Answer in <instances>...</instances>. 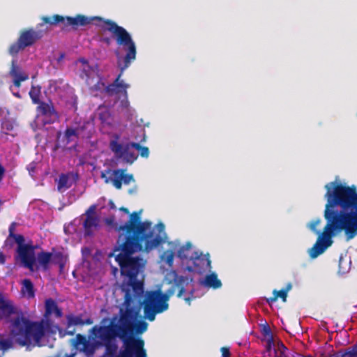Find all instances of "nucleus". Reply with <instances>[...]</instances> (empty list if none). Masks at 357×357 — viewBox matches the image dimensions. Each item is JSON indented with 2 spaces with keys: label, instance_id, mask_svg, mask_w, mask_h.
<instances>
[{
  "label": "nucleus",
  "instance_id": "nucleus-1",
  "mask_svg": "<svg viewBox=\"0 0 357 357\" xmlns=\"http://www.w3.org/2000/svg\"><path fill=\"white\" fill-rule=\"evenodd\" d=\"M142 210L130 214L128 220L122 226L116 227L119 236L114 253L120 267L121 275L128 278L122 288H128L137 296L144 294V283L137 279L143 273L146 260L133 254L144 251L149 252L165 241V225L158 223L152 225L150 221H141Z\"/></svg>",
  "mask_w": 357,
  "mask_h": 357
},
{
  "label": "nucleus",
  "instance_id": "nucleus-2",
  "mask_svg": "<svg viewBox=\"0 0 357 357\" xmlns=\"http://www.w3.org/2000/svg\"><path fill=\"white\" fill-rule=\"evenodd\" d=\"M327 199L324 218L327 221L322 233L317 230L321 223L317 219L310 222V228L319 234L315 244L309 251L312 259L317 258L333 243L335 232L344 231L347 241L357 236V188L331 182L325 185Z\"/></svg>",
  "mask_w": 357,
  "mask_h": 357
},
{
  "label": "nucleus",
  "instance_id": "nucleus-3",
  "mask_svg": "<svg viewBox=\"0 0 357 357\" xmlns=\"http://www.w3.org/2000/svg\"><path fill=\"white\" fill-rule=\"evenodd\" d=\"M41 20L43 24L50 25L61 24L63 31H68L69 26H71L73 29H77L80 26H84L95 22L94 24L100 27L103 32H111L116 45L126 52L124 56L120 55L119 50L115 52L117 57V65L121 70V73L113 83L105 86L100 77L95 75L91 76L84 72L86 77V83L91 92L105 91L109 96H112L119 93L120 90L118 89L120 88L125 93L126 92L129 85L125 84L120 78L123 71L135 60L137 47L131 35L125 28L109 19H105L99 16L89 17L80 14L75 17H63L56 14L52 17L43 16Z\"/></svg>",
  "mask_w": 357,
  "mask_h": 357
},
{
  "label": "nucleus",
  "instance_id": "nucleus-4",
  "mask_svg": "<svg viewBox=\"0 0 357 357\" xmlns=\"http://www.w3.org/2000/svg\"><path fill=\"white\" fill-rule=\"evenodd\" d=\"M9 322L10 337L20 347L40 346L45 332L51 326L48 320L31 321L13 301L0 291V321Z\"/></svg>",
  "mask_w": 357,
  "mask_h": 357
},
{
  "label": "nucleus",
  "instance_id": "nucleus-5",
  "mask_svg": "<svg viewBox=\"0 0 357 357\" xmlns=\"http://www.w3.org/2000/svg\"><path fill=\"white\" fill-rule=\"evenodd\" d=\"M187 283V278L174 273L173 280L168 282L170 287L165 293H162L160 289L147 292L143 301L144 318L149 321H153L157 314L162 313L168 309V301L176 291H178L177 296L182 297L185 292V284Z\"/></svg>",
  "mask_w": 357,
  "mask_h": 357
},
{
  "label": "nucleus",
  "instance_id": "nucleus-6",
  "mask_svg": "<svg viewBox=\"0 0 357 357\" xmlns=\"http://www.w3.org/2000/svg\"><path fill=\"white\" fill-rule=\"evenodd\" d=\"M122 291L125 292L123 305L126 307L125 310L121 309V316L119 319V325L116 324L121 335L119 337L123 342V349H124V342L133 339H140L129 335V331L132 330L133 322L139 316V308L132 307V304L135 300L139 298L142 296H137L135 292L128 288H122Z\"/></svg>",
  "mask_w": 357,
  "mask_h": 357
},
{
  "label": "nucleus",
  "instance_id": "nucleus-7",
  "mask_svg": "<svg viewBox=\"0 0 357 357\" xmlns=\"http://www.w3.org/2000/svg\"><path fill=\"white\" fill-rule=\"evenodd\" d=\"M11 238L17 244V253L22 266L31 271H33L36 264L35 249L36 246L32 243L24 244V237L22 234H15Z\"/></svg>",
  "mask_w": 357,
  "mask_h": 357
},
{
  "label": "nucleus",
  "instance_id": "nucleus-8",
  "mask_svg": "<svg viewBox=\"0 0 357 357\" xmlns=\"http://www.w3.org/2000/svg\"><path fill=\"white\" fill-rule=\"evenodd\" d=\"M42 37L43 32L41 31H35L33 29L23 30L17 40L10 46L8 52L13 56H17L21 50L33 45Z\"/></svg>",
  "mask_w": 357,
  "mask_h": 357
},
{
  "label": "nucleus",
  "instance_id": "nucleus-9",
  "mask_svg": "<svg viewBox=\"0 0 357 357\" xmlns=\"http://www.w3.org/2000/svg\"><path fill=\"white\" fill-rule=\"evenodd\" d=\"M119 135H115V139L111 140L109 142V149L114 153L117 158L123 159L124 162L132 164L138 158V155L130 149H133L130 145L131 142L124 144L118 142Z\"/></svg>",
  "mask_w": 357,
  "mask_h": 357
},
{
  "label": "nucleus",
  "instance_id": "nucleus-10",
  "mask_svg": "<svg viewBox=\"0 0 357 357\" xmlns=\"http://www.w3.org/2000/svg\"><path fill=\"white\" fill-rule=\"evenodd\" d=\"M126 169H118L111 170L107 169L101 172L100 177L104 179L105 183H112L113 185L118 190L122 188V183L128 185L134 181L132 174H125Z\"/></svg>",
  "mask_w": 357,
  "mask_h": 357
},
{
  "label": "nucleus",
  "instance_id": "nucleus-11",
  "mask_svg": "<svg viewBox=\"0 0 357 357\" xmlns=\"http://www.w3.org/2000/svg\"><path fill=\"white\" fill-rule=\"evenodd\" d=\"M117 357H147L142 339H133L124 342V349L119 351Z\"/></svg>",
  "mask_w": 357,
  "mask_h": 357
},
{
  "label": "nucleus",
  "instance_id": "nucleus-12",
  "mask_svg": "<svg viewBox=\"0 0 357 357\" xmlns=\"http://www.w3.org/2000/svg\"><path fill=\"white\" fill-rule=\"evenodd\" d=\"M96 206H91L85 212L86 218L83 222L84 234L85 236H92L99 227L100 220L95 213Z\"/></svg>",
  "mask_w": 357,
  "mask_h": 357
},
{
  "label": "nucleus",
  "instance_id": "nucleus-13",
  "mask_svg": "<svg viewBox=\"0 0 357 357\" xmlns=\"http://www.w3.org/2000/svg\"><path fill=\"white\" fill-rule=\"evenodd\" d=\"M95 335L99 337L104 343L111 342L116 336L121 335L116 325H109L93 328Z\"/></svg>",
  "mask_w": 357,
  "mask_h": 357
},
{
  "label": "nucleus",
  "instance_id": "nucleus-14",
  "mask_svg": "<svg viewBox=\"0 0 357 357\" xmlns=\"http://www.w3.org/2000/svg\"><path fill=\"white\" fill-rule=\"evenodd\" d=\"M37 112L38 116H43L48 119L44 121V124L53 123L59 118L52 102H45L42 101L40 102L37 107Z\"/></svg>",
  "mask_w": 357,
  "mask_h": 357
},
{
  "label": "nucleus",
  "instance_id": "nucleus-15",
  "mask_svg": "<svg viewBox=\"0 0 357 357\" xmlns=\"http://www.w3.org/2000/svg\"><path fill=\"white\" fill-rule=\"evenodd\" d=\"M54 314L55 317L57 318H61L63 316L62 310L58 307L57 303L52 298H48L45 301V317L46 318L45 320H48L52 322L50 319H47L50 315ZM52 323H51V326L48 331L45 332L50 333L52 332Z\"/></svg>",
  "mask_w": 357,
  "mask_h": 357
},
{
  "label": "nucleus",
  "instance_id": "nucleus-16",
  "mask_svg": "<svg viewBox=\"0 0 357 357\" xmlns=\"http://www.w3.org/2000/svg\"><path fill=\"white\" fill-rule=\"evenodd\" d=\"M195 257H191V260L195 266L193 271L200 273L206 269L211 268V260L208 255H204L200 254L198 255L197 252H195Z\"/></svg>",
  "mask_w": 357,
  "mask_h": 357
},
{
  "label": "nucleus",
  "instance_id": "nucleus-17",
  "mask_svg": "<svg viewBox=\"0 0 357 357\" xmlns=\"http://www.w3.org/2000/svg\"><path fill=\"white\" fill-rule=\"evenodd\" d=\"M52 253L42 251L37 255V261L38 264L44 271L49 269V264L52 261Z\"/></svg>",
  "mask_w": 357,
  "mask_h": 357
},
{
  "label": "nucleus",
  "instance_id": "nucleus-18",
  "mask_svg": "<svg viewBox=\"0 0 357 357\" xmlns=\"http://www.w3.org/2000/svg\"><path fill=\"white\" fill-rule=\"evenodd\" d=\"M93 323L90 318L85 320L82 319L81 316L68 315L67 316V328H69L72 326L78 325H90Z\"/></svg>",
  "mask_w": 357,
  "mask_h": 357
},
{
  "label": "nucleus",
  "instance_id": "nucleus-19",
  "mask_svg": "<svg viewBox=\"0 0 357 357\" xmlns=\"http://www.w3.org/2000/svg\"><path fill=\"white\" fill-rule=\"evenodd\" d=\"M148 328V324L144 320H139L137 321L133 322V326H132V330L129 331V335H132L134 333L142 334L144 333Z\"/></svg>",
  "mask_w": 357,
  "mask_h": 357
},
{
  "label": "nucleus",
  "instance_id": "nucleus-20",
  "mask_svg": "<svg viewBox=\"0 0 357 357\" xmlns=\"http://www.w3.org/2000/svg\"><path fill=\"white\" fill-rule=\"evenodd\" d=\"M205 284L208 287L218 289L222 286L221 281L218 278V275L215 273H212L205 278Z\"/></svg>",
  "mask_w": 357,
  "mask_h": 357
},
{
  "label": "nucleus",
  "instance_id": "nucleus-21",
  "mask_svg": "<svg viewBox=\"0 0 357 357\" xmlns=\"http://www.w3.org/2000/svg\"><path fill=\"white\" fill-rule=\"evenodd\" d=\"M22 287L21 291L26 294L29 298H33L35 296L34 287L30 279H24L22 282Z\"/></svg>",
  "mask_w": 357,
  "mask_h": 357
},
{
  "label": "nucleus",
  "instance_id": "nucleus-22",
  "mask_svg": "<svg viewBox=\"0 0 357 357\" xmlns=\"http://www.w3.org/2000/svg\"><path fill=\"white\" fill-rule=\"evenodd\" d=\"M275 357H291L289 355L288 349L284 346L282 342L278 341L274 349Z\"/></svg>",
  "mask_w": 357,
  "mask_h": 357
},
{
  "label": "nucleus",
  "instance_id": "nucleus-23",
  "mask_svg": "<svg viewBox=\"0 0 357 357\" xmlns=\"http://www.w3.org/2000/svg\"><path fill=\"white\" fill-rule=\"evenodd\" d=\"M273 296L266 298V301L268 303L271 304L275 303L278 298H280L283 302H286L287 298V294L286 293V291H284L283 289H281L280 291L274 289L273 291Z\"/></svg>",
  "mask_w": 357,
  "mask_h": 357
},
{
  "label": "nucleus",
  "instance_id": "nucleus-24",
  "mask_svg": "<svg viewBox=\"0 0 357 357\" xmlns=\"http://www.w3.org/2000/svg\"><path fill=\"white\" fill-rule=\"evenodd\" d=\"M71 184L69 183V177L68 174H61L59 176L57 189L59 191H62L63 190H66L70 188Z\"/></svg>",
  "mask_w": 357,
  "mask_h": 357
},
{
  "label": "nucleus",
  "instance_id": "nucleus-25",
  "mask_svg": "<svg viewBox=\"0 0 357 357\" xmlns=\"http://www.w3.org/2000/svg\"><path fill=\"white\" fill-rule=\"evenodd\" d=\"M105 344V354L108 357H117L119 354L116 355L118 350V346L116 343L108 342Z\"/></svg>",
  "mask_w": 357,
  "mask_h": 357
},
{
  "label": "nucleus",
  "instance_id": "nucleus-26",
  "mask_svg": "<svg viewBox=\"0 0 357 357\" xmlns=\"http://www.w3.org/2000/svg\"><path fill=\"white\" fill-rule=\"evenodd\" d=\"M192 248V244L190 242H187L185 245L181 246L178 250V257L181 259H185L188 258L189 252Z\"/></svg>",
  "mask_w": 357,
  "mask_h": 357
},
{
  "label": "nucleus",
  "instance_id": "nucleus-27",
  "mask_svg": "<svg viewBox=\"0 0 357 357\" xmlns=\"http://www.w3.org/2000/svg\"><path fill=\"white\" fill-rule=\"evenodd\" d=\"M64 137L66 139L67 144H69L73 140V137L78 139L79 133L77 129L73 128H67L64 132Z\"/></svg>",
  "mask_w": 357,
  "mask_h": 357
},
{
  "label": "nucleus",
  "instance_id": "nucleus-28",
  "mask_svg": "<svg viewBox=\"0 0 357 357\" xmlns=\"http://www.w3.org/2000/svg\"><path fill=\"white\" fill-rule=\"evenodd\" d=\"M52 261L59 266L61 270H62L65 266L66 259L62 252H58L55 254H52Z\"/></svg>",
  "mask_w": 357,
  "mask_h": 357
},
{
  "label": "nucleus",
  "instance_id": "nucleus-29",
  "mask_svg": "<svg viewBox=\"0 0 357 357\" xmlns=\"http://www.w3.org/2000/svg\"><path fill=\"white\" fill-rule=\"evenodd\" d=\"M133 149L139 151V154L142 158H148L149 155V149L147 146H143L137 142H131L130 144Z\"/></svg>",
  "mask_w": 357,
  "mask_h": 357
},
{
  "label": "nucleus",
  "instance_id": "nucleus-30",
  "mask_svg": "<svg viewBox=\"0 0 357 357\" xmlns=\"http://www.w3.org/2000/svg\"><path fill=\"white\" fill-rule=\"evenodd\" d=\"M174 252L172 250H165L161 255V260L165 261L169 266H172L174 262Z\"/></svg>",
  "mask_w": 357,
  "mask_h": 357
},
{
  "label": "nucleus",
  "instance_id": "nucleus-31",
  "mask_svg": "<svg viewBox=\"0 0 357 357\" xmlns=\"http://www.w3.org/2000/svg\"><path fill=\"white\" fill-rule=\"evenodd\" d=\"M13 73V84L15 86L20 87L21 86V82L26 81L29 79V75L24 73H21L20 74H16L14 71Z\"/></svg>",
  "mask_w": 357,
  "mask_h": 357
},
{
  "label": "nucleus",
  "instance_id": "nucleus-32",
  "mask_svg": "<svg viewBox=\"0 0 357 357\" xmlns=\"http://www.w3.org/2000/svg\"><path fill=\"white\" fill-rule=\"evenodd\" d=\"M29 96L34 104H39L42 101L40 100V89H36L34 86H32L31 89L30 90Z\"/></svg>",
  "mask_w": 357,
  "mask_h": 357
},
{
  "label": "nucleus",
  "instance_id": "nucleus-33",
  "mask_svg": "<svg viewBox=\"0 0 357 357\" xmlns=\"http://www.w3.org/2000/svg\"><path fill=\"white\" fill-rule=\"evenodd\" d=\"M100 31L101 32L102 35L100 36V38H99V41L105 45H106L107 47L110 46L112 43V37H108V36H103V33H106L107 31L105 32H103L100 27H98V26H96ZM109 33V31H108ZM110 33H112L110 32Z\"/></svg>",
  "mask_w": 357,
  "mask_h": 357
},
{
  "label": "nucleus",
  "instance_id": "nucleus-34",
  "mask_svg": "<svg viewBox=\"0 0 357 357\" xmlns=\"http://www.w3.org/2000/svg\"><path fill=\"white\" fill-rule=\"evenodd\" d=\"M261 333L265 340L273 338V335L270 326L268 324L264 325L261 328Z\"/></svg>",
  "mask_w": 357,
  "mask_h": 357
},
{
  "label": "nucleus",
  "instance_id": "nucleus-35",
  "mask_svg": "<svg viewBox=\"0 0 357 357\" xmlns=\"http://www.w3.org/2000/svg\"><path fill=\"white\" fill-rule=\"evenodd\" d=\"M340 357H357V344H354L351 349L344 351Z\"/></svg>",
  "mask_w": 357,
  "mask_h": 357
},
{
  "label": "nucleus",
  "instance_id": "nucleus-36",
  "mask_svg": "<svg viewBox=\"0 0 357 357\" xmlns=\"http://www.w3.org/2000/svg\"><path fill=\"white\" fill-rule=\"evenodd\" d=\"M13 343L16 344L15 342H13L10 337L9 336V340H3L0 341V345L1 348L4 350L8 349L12 347Z\"/></svg>",
  "mask_w": 357,
  "mask_h": 357
},
{
  "label": "nucleus",
  "instance_id": "nucleus-37",
  "mask_svg": "<svg viewBox=\"0 0 357 357\" xmlns=\"http://www.w3.org/2000/svg\"><path fill=\"white\" fill-rule=\"evenodd\" d=\"M120 90L119 93L122 92L124 96V98L121 102V106L123 108H128L129 107V102L128 100V92L126 91L125 93L124 91L122 90V89H118Z\"/></svg>",
  "mask_w": 357,
  "mask_h": 357
},
{
  "label": "nucleus",
  "instance_id": "nucleus-38",
  "mask_svg": "<svg viewBox=\"0 0 357 357\" xmlns=\"http://www.w3.org/2000/svg\"><path fill=\"white\" fill-rule=\"evenodd\" d=\"M13 71L16 74H20L21 73H22L21 68L16 64V62L14 60L12 61L11 68L10 70V75L13 77Z\"/></svg>",
  "mask_w": 357,
  "mask_h": 357
},
{
  "label": "nucleus",
  "instance_id": "nucleus-39",
  "mask_svg": "<svg viewBox=\"0 0 357 357\" xmlns=\"http://www.w3.org/2000/svg\"><path fill=\"white\" fill-rule=\"evenodd\" d=\"M266 350L267 352L270 353L271 352L272 349H275L276 344L274 342V338H269L266 340Z\"/></svg>",
  "mask_w": 357,
  "mask_h": 357
},
{
  "label": "nucleus",
  "instance_id": "nucleus-40",
  "mask_svg": "<svg viewBox=\"0 0 357 357\" xmlns=\"http://www.w3.org/2000/svg\"><path fill=\"white\" fill-rule=\"evenodd\" d=\"M15 225H16V223L15 222H12L9 227V229H8V231H9V235L8 236L10 238H11L13 236H14L15 234L14 233L15 231Z\"/></svg>",
  "mask_w": 357,
  "mask_h": 357
},
{
  "label": "nucleus",
  "instance_id": "nucleus-41",
  "mask_svg": "<svg viewBox=\"0 0 357 357\" xmlns=\"http://www.w3.org/2000/svg\"><path fill=\"white\" fill-rule=\"evenodd\" d=\"M222 357H230V351L228 347H223L221 348Z\"/></svg>",
  "mask_w": 357,
  "mask_h": 357
},
{
  "label": "nucleus",
  "instance_id": "nucleus-42",
  "mask_svg": "<svg viewBox=\"0 0 357 357\" xmlns=\"http://www.w3.org/2000/svg\"><path fill=\"white\" fill-rule=\"evenodd\" d=\"M6 174L5 167L0 163V183L3 181Z\"/></svg>",
  "mask_w": 357,
  "mask_h": 357
},
{
  "label": "nucleus",
  "instance_id": "nucleus-43",
  "mask_svg": "<svg viewBox=\"0 0 357 357\" xmlns=\"http://www.w3.org/2000/svg\"><path fill=\"white\" fill-rule=\"evenodd\" d=\"M6 257L3 252L0 251V264L3 265L6 263Z\"/></svg>",
  "mask_w": 357,
  "mask_h": 357
},
{
  "label": "nucleus",
  "instance_id": "nucleus-44",
  "mask_svg": "<svg viewBox=\"0 0 357 357\" xmlns=\"http://www.w3.org/2000/svg\"><path fill=\"white\" fill-rule=\"evenodd\" d=\"M106 223L109 225H114V229H116V227H119L120 225H118L116 223H114V219L111 218V219H107L106 220ZM116 231H118L116 229H115Z\"/></svg>",
  "mask_w": 357,
  "mask_h": 357
},
{
  "label": "nucleus",
  "instance_id": "nucleus-45",
  "mask_svg": "<svg viewBox=\"0 0 357 357\" xmlns=\"http://www.w3.org/2000/svg\"><path fill=\"white\" fill-rule=\"evenodd\" d=\"M292 288L291 283H288L284 289H282L284 291H286V293L287 294L289 291H290Z\"/></svg>",
  "mask_w": 357,
  "mask_h": 357
},
{
  "label": "nucleus",
  "instance_id": "nucleus-46",
  "mask_svg": "<svg viewBox=\"0 0 357 357\" xmlns=\"http://www.w3.org/2000/svg\"><path fill=\"white\" fill-rule=\"evenodd\" d=\"M142 138L139 140L140 142H144L146 141V135L144 130H142Z\"/></svg>",
  "mask_w": 357,
  "mask_h": 357
},
{
  "label": "nucleus",
  "instance_id": "nucleus-47",
  "mask_svg": "<svg viewBox=\"0 0 357 357\" xmlns=\"http://www.w3.org/2000/svg\"><path fill=\"white\" fill-rule=\"evenodd\" d=\"M119 210H120V211H123V212H124V213H126V214H129V213H130V212H129V210H128L127 208H125V207H123V206L121 207V208H119Z\"/></svg>",
  "mask_w": 357,
  "mask_h": 357
},
{
  "label": "nucleus",
  "instance_id": "nucleus-48",
  "mask_svg": "<svg viewBox=\"0 0 357 357\" xmlns=\"http://www.w3.org/2000/svg\"><path fill=\"white\" fill-rule=\"evenodd\" d=\"M75 329H73L72 331H68L66 332V334L70 335H73L75 333Z\"/></svg>",
  "mask_w": 357,
  "mask_h": 357
},
{
  "label": "nucleus",
  "instance_id": "nucleus-49",
  "mask_svg": "<svg viewBox=\"0 0 357 357\" xmlns=\"http://www.w3.org/2000/svg\"><path fill=\"white\" fill-rule=\"evenodd\" d=\"M77 338L79 339V340H84V337L83 335H82L81 334H78L77 335Z\"/></svg>",
  "mask_w": 357,
  "mask_h": 357
},
{
  "label": "nucleus",
  "instance_id": "nucleus-50",
  "mask_svg": "<svg viewBox=\"0 0 357 357\" xmlns=\"http://www.w3.org/2000/svg\"><path fill=\"white\" fill-rule=\"evenodd\" d=\"M109 204H110L111 208H115L114 204L112 201H110Z\"/></svg>",
  "mask_w": 357,
  "mask_h": 357
},
{
  "label": "nucleus",
  "instance_id": "nucleus-51",
  "mask_svg": "<svg viewBox=\"0 0 357 357\" xmlns=\"http://www.w3.org/2000/svg\"><path fill=\"white\" fill-rule=\"evenodd\" d=\"M184 299H185V301L186 302H188V303L190 304V298L188 297V298H185Z\"/></svg>",
  "mask_w": 357,
  "mask_h": 357
},
{
  "label": "nucleus",
  "instance_id": "nucleus-52",
  "mask_svg": "<svg viewBox=\"0 0 357 357\" xmlns=\"http://www.w3.org/2000/svg\"><path fill=\"white\" fill-rule=\"evenodd\" d=\"M14 95H15L16 97H17V98H20V96L19 93H14Z\"/></svg>",
  "mask_w": 357,
  "mask_h": 357
},
{
  "label": "nucleus",
  "instance_id": "nucleus-53",
  "mask_svg": "<svg viewBox=\"0 0 357 357\" xmlns=\"http://www.w3.org/2000/svg\"><path fill=\"white\" fill-rule=\"evenodd\" d=\"M34 168L33 167H31V169H29V172L31 171H33Z\"/></svg>",
  "mask_w": 357,
  "mask_h": 357
},
{
  "label": "nucleus",
  "instance_id": "nucleus-54",
  "mask_svg": "<svg viewBox=\"0 0 357 357\" xmlns=\"http://www.w3.org/2000/svg\"><path fill=\"white\" fill-rule=\"evenodd\" d=\"M3 202L0 199V206L2 205Z\"/></svg>",
  "mask_w": 357,
  "mask_h": 357
}]
</instances>
